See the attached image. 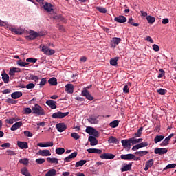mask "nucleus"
I'll use <instances>...</instances> for the list:
<instances>
[{"label":"nucleus","instance_id":"obj_1","mask_svg":"<svg viewBox=\"0 0 176 176\" xmlns=\"http://www.w3.org/2000/svg\"><path fill=\"white\" fill-rule=\"evenodd\" d=\"M32 110L34 114L38 116H43L45 114L44 109L38 104H35L34 107L32 108Z\"/></svg>","mask_w":176,"mask_h":176},{"label":"nucleus","instance_id":"obj_2","mask_svg":"<svg viewBox=\"0 0 176 176\" xmlns=\"http://www.w3.org/2000/svg\"><path fill=\"white\" fill-rule=\"evenodd\" d=\"M85 132L90 136H93L95 138H98V137H100V133L94 127L87 126L86 128Z\"/></svg>","mask_w":176,"mask_h":176},{"label":"nucleus","instance_id":"obj_3","mask_svg":"<svg viewBox=\"0 0 176 176\" xmlns=\"http://www.w3.org/2000/svg\"><path fill=\"white\" fill-rule=\"evenodd\" d=\"M69 115V112L62 113L60 111L55 113L51 116V118L54 119H62Z\"/></svg>","mask_w":176,"mask_h":176},{"label":"nucleus","instance_id":"obj_4","mask_svg":"<svg viewBox=\"0 0 176 176\" xmlns=\"http://www.w3.org/2000/svg\"><path fill=\"white\" fill-rule=\"evenodd\" d=\"M41 51L44 53V54L45 55H53L54 54H55V50L53 49H50L47 46H43Z\"/></svg>","mask_w":176,"mask_h":176},{"label":"nucleus","instance_id":"obj_5","mask_svg":"<svg viewBox=\"0 0 176 176\" xmlns=\"http://www.w3.org/2000/svg\"><path fill=\"white\" fill-rule=\"evenodd\" d=\"M43 34L38 33L37 32L35 31H32L30 34L28 36V38H29L30 40H35L36 38L40 37V36H43Z\"/></svg>","mask_w":176,"mask_h":176},{"label":"nucleus","instance_id":"obj_6","mask_svg":"<svg viewBox=\"0 0 176 176\" xmlns=\"http://www.w3.org/2000/svg\"><path fill=\"white\" fill-rule=\"evenodd\" d=\"M122 41V39L118 37H113L112 38L111 41V47H116V45H118L120 42Z\"/></svg>","mask_w":176,"mask_h":176},{"label":"nucleus","instance_id":"obj_7","mask_svg":"<svg viewBox=\"0 0 176 176\" xmlns=\"http://www.w3.org/2000/svg\"><path fill=\"white\" fill-rule=\"evenodd\" d=\"M82 96H85L86 99L92 101L94 98L89 94V91L87 89H84L81 93Z\"/></svg>","mask_w":176,"mask_h":176},{"label":"nucleus","instance_id":"obj_8","mask_svg":"<svg viewBox=\"0 0 176 176\" xmlns=\"http://www.w3.org/2000/svg\"><path fill=\"white\" fill-rule=\"evenodd\" d=\"M98 117H96V116H90L89 118L87 119V121L91 124H98L99 120H98Z\"/></svg>","mask_w":176,"mask_h":176},{"label":"nucleus","instance_id":"obj_9","mask_svg":"<svg viewBox=\"0 0 176 176\" xmlns=\"http://www.w3.org/2000/svg\"><path fill=\"white\" fill-rule=\"evenodd\" d=\"M43 8L47 12H51L54 10L53 5L48 2H45L43 6Z\"/></svg>","mask_w":176,"mask_h":176},{"label":"nucleus","instance_id":"obj_10","mask_svg":"<svg viewBox=\"0 0 176 176\" xmlns=\"http://www.w3.org/2000/svg\"><path fill=\"white\" fill-rule=\"evenodd\" d=\"M148 145V143L147 142H143L142 143H140L139 144L135 145L132 147V151H137L141 148L146 147Z\"/></svg>","mask_w":176,"mask_h":176},{"label":"nucleus","instance_id":"obj_11","mask_svg":"<svg viewBox=\"0 0 176 176\" xmlns=\"http://www.w3.org/2000/svg\"><path fill=\"white\" fill-rule=\"evenodd\" d=\"M167 152H168V150L167 148H157L154 151L155 154L160 155H164V154L167 153Z\"/></svg>","mask_w":176,"mask_h":176},{"label":"nucleus","instance_id":"obj_12","mask_svg":"<svg viewBox=\"0 0 176 176\" xmlns=\"http://www.w3.org/2000/svg\"><path fill=\"white\" fill-rule=\"evenodd\" d=\"M38 155H41L43 157L51 156L52 154L49 150H39V151L36 153Z\"/></svg>","mask_w":176,"mask_h":176},{"label":"nucleus","instance_id":"obj_13","mask_svg":"<svg viewBox=\"0 0 176 176\" xmlns=\"http://www.w3.org/2000/svg\"><path fill=\"white\" fill-rule=\"evenodd\" d=\"M133 164H124V165L121 168V172H127L131 170Z\"/></svg>","mask_w":176,"mask_h":176},{"label":"nucleus","instance_id":"obj_14","mask_svg":"<svg viewBox=\"0 0 176 176\" xmlns=\"http://www.w3.org/2000/svg\"><path fill=\"white\" fill-rule=\"evenodd\" d=\"M46 104L50 107L52 109H56L57 108L56 102L52 100L46 101Z\"/></svg>","mask_w":176,"mask_h":176},{"label":"nucleus","instance_id":"obj_15","mask_svg":"<svg viewBox=\"0 0 176 176\" xmlns=\"http://www.w3.org/2000/svg\"><path fill=\"white\" fill-rule=\"evenodd\" d=\"M65 91L69 94H72L74 93V85L72 83L67 84L65 85Z\"/></svg>","mask_w":176,"mask_h":176},{"label":"nucleus","instance_id":"obj_16","mask_svg":"<svg viewBox=\"0 0 176 176\" xmlns=\"http://www.w3.org/2000/svg\"><path fill=\"white\" fill-rule=\"evenodd\" d=\"M56 129L58 132L63 133L66 130L67 126L64 123H59L56 124Z\"/></svg>","mask_w":176,"mask_h":176},{"label":"nucleus","instance_id":"obj_17","mask_svg":"<svg viewBox=\"0 0 176 176\" xmlns=\"http://www.w3.org/2000/svg\"><path fill=\"white\" fill-rule=\"evenodd\" d=\"M88 141L91 146H96L98 144V140L94 136H89Z\"/></svg>","mask_w":176,"mask_h":176},{"label":"nucleus","instance_id":"obj_18","mask_svg":"<svg viewBox=\"0 0 176 176\" xmlns=\"http://www.w3.org/2000/svg\"><path fill=\"white\" fill-rule=\"evenodd\" d=\"M115 157V155L110 153H104L100 156V158L102 160H113Z\"/></svg>","mask_w":176,"mask_h":176},{"label":"nucleus","instance_id":"obj_19","mask_svg":"<svg viewBox=\"0 0 176 176\" xmlns=\"http://www.w3.org/2000/svg\"><path fill=\"white\" fill-rule=\"evenodd\" d=\"M114 21L120 23H123L127 21V19L124 16H119L118 17H116L114 19Z\"/></svg>","mask_w":176,"mask_h":176},{"label":"nucleus","instance_id":"obj_20","mask_svg":"<svg viewBox=\"0 0 176 176\" xmlns=\"http://www.w3.org/2000/svg\"><path fill=\"white\" fill-rule=\"evenodd\" d=\"M122 145V146L126 148L127 147L129 146V149L131 148V144L132 143L131 142H130V139L128 140H123L121 141Z\"/></svg>","mask_w":176,"mask_h":176},{"label":"nucleus","instance_id":"obj_21","mask_svg":"<svg viewBox=\"0 0 176 176\" xmlns=\"http://www.w3.org/2000/svg\"><path fill=\"white\" fill-rule=\"evenodd\" d=\"M1 76L2 80L4 81V83L8 84L10 81L9 75L6 73V72H3V73L1 74Z\"/></svg>","mask_w":176,"mask_h":176},{"label":"nucleus","instance_id":"obj_22","mask_svg":"<svg viewBox=\"0 0 176 176\" xmlns=\"http://www.w3.org/2000/svg\"><path fill=\"white\" fill-rule=\"evenodd\" d=\"M154 164L153 163V160H148L146 162V166H144V171H148V170L151 168L153 166V165Z\"/></svg>","mask_w":176,"mask_h":176},{"label":"nucleus","instance_id":"obj_23","mask_svg":"<svg viewBox=\"0 0 176 176\" xmlns=\"http://www.w3.org/2000/svg\"><path fill=\"white\" fill-rule=\"evenodd\" d=\"M23 125V123L21 122H17L15 124H14L12 125V126L11 127L10 130L12 131H16L18 129H19L20 127H21Z\"/></svg>","mask_w":176,"mask_h":176},{"label":"nucleus","instance_id":"obj_24","mask_svg":"<svg viewBox=\"0 0 176 176\" xmlns=\"http://www.w3.org/2000/svg\"><path fill=\"white\" fill-rule=\"evenodd\" d=\"M17 145L21 149H27V148H28V143H27L25 142L18 141L17 142Z\"/></svg>","mask_w":176,"mask_h":176},{"label":"nucleus","instance_id":"obj_25","mask_svg":"<svg viewBox=\"0 0 176 176\" xmlns=\"http://www.w3.org/2000/svg\"><path fill=\"white\" fill-rule=\"evenodd\" d=\"M120 158L122 160L131 161L133 158V154L121 155Z\"/></svg>","mask_w":176,"mask_h":176},{"label":"nucleus","instance_id":"obj_26","mask_svg":"<svg viewBox=\"0 0 176 176\" xmlns=\"http://www.w3.org/2000/svg\"><path fill=\"white\" fill-rule=\"evenodd\" d=\"M89 153L102 154V151L97 148H89L87 150Z\"/></svg>","mask_w":176,"mask_h":176},{"label":"nucleus","instance_id":"obj_27","mask_svg":"<svg viewBox=\"0 0 176 176\" xmlns=\"http://www.w3.org/2000/svg\"><path fill=\"white\" fill-rule=\"evenodd\" d=\"M87 162V161L86 160H80V161H78V162H76L75 167L76 168L82 167L85 164H86Z\"/></svg>","mask_w":176,"mask_h":176},{"label":"nucleus","instance_id":"obj_28","mask_svg":"<svg viewBox=\"0 0 176 176\" xmlns=\"http://www.w3.org/2000/svg\"><path fill=\"white\" fill-rule=\"evenodd\" d=\"M48 83L51 85V86H57L58 82L57 79L55 77H52L48 80Z\"/></svg>","mask_w":176,"mask_h":176},{"label":"nucleus","instance_id":"obj_29","mask_svg":"<svg viewBox=\"0 0 176 176\" xmlns=\"http://www.w3.org/2000/svg\"><path fill=\"white\" fill-rule=\"evenodd\" d=\"M19 72H21V69L14 67V68L10 69L9 75L14 76L16 73H19Z\"/></svg>","mask_w":176,"mask_h":176},{"label":"nucleus","instance_id":"obj_30","mask_svg":"<svg viewBox=\"0 0 176 176\" xmlns=\"http://www.w3.org/2000/svg\"><path fill=\"white\" fill-rule=\"evenodd\" d=\"M22 96H23V94L21 91H16L11 94V96L13 99H17Z\"/></svg>","mask_w":176,"mask_h":176},{"label":"nucleus","instance_id":"obj_31","mask_svg":"<svg viewBox=\"0 0 176 176\" xmlns=\"http://www.w3.org/2000/svg\"><path fill=\"white\" fill-rule=\"evenodd\" d=\"M143 141L142 138L135 139V137L129 138V142H131L132 144H135Z\"/></svg>","mask_w":176,"mask_h":176},{"label":"nucleus","instance_id":"obj_32","mask_svg":"<svg viewBox=\"0 0 176 176\" xmlns=\"http://www.w3.org/2000/svg\"><path fill=\"white\" fill-rule=\"evenodd\" d=\"M56 170L54 168H52L46 173L45 176H56Z\"/></svg>","mask_w":176,"mask_h":176},{"label":"nucleus","instance_id":"obj_33","mask_svg":"<svg viewBox=\"0 0 176 176\" xmlns=\"http://www.w3.org/2000/svg\"><path fill=\"white\" fill-rule=\"evenodd\" d=\"M110 127L115 129L119 126V120H113L109 124Z\"/></svg>","mask_w":176,"mask_h":176},{"label":"nucleus","instance_id":"obj_34","mask_svg":"<svg viewBox=\"0 0 176 176\" xmlns=\"http://www.w3.org/2000/svg\"><path fill=\"white\" fill-rule=\"evenodd\" d=\"M108 142L109 144H119V140H118L116 138H114L113 136H111L109 140H108Z\"/></svg>","mask_w":176,"mask_h":176},{"label":"nucleus","instance_id":"obj_35","mask_svg":"<svg viewBox=\"0 0 176 176\" xmlns=\"http://www.w3.org/2000/svg\"><path fill=\"white\" fill-rule=\"evenodd\" d=\"M21 172V174L24 176H32L31 173L28 172V169L26 167L23 168Z\"/></svg>","mask_w":176,"mask_h":176},{"label":"nucleus","instance_id":"obj_36","mask_svg":"<svg viewBox=\"0 0 176 176\" xmlns=\"http://www.w3.org/2000/svg\"><path fill=\"white\" fill-rule=\"evenodd\" d=\"M148 153V151H137L135 153V155H139L140 157H144Z\"/></svg>","mask_w":176,"mask_h":176},{"label":"nucleus","instance_id":"obj_37","mask_svg":"<svg viewBox=\"0 0 176 176\" xmlns=\"http://www.w3.org/2000/svg\"><path fill=\"white\" fill-rule=\"evenodd\" d=\"M47 162L51 164H58V160L57 158H50L48 157L46 159Z\"/></svg>","mask_w":176,"mask_h":176},{"label":"nucleus","instance_id":"obj_38","mask_svg":"<svg viewBox=\"0 0 176 176\" xmlns=\"http://www.w3.org/2000/svg\"><path fill=\"white\" fill-rule=\"evenodd\" d=\"M119 60V57H115L114 58H111L110 60V64L112 66H116L118 65V61Z\"/></svg>","mask_w":176,"mask_h":176},{"label":"nucleus","instance_id":"obj_39","mask_svg":"<svg viewBox=\"0 0 176 176\" xmlns=\"http://www.w3.org/2000/svg\"><path fill=\"white\" fill-rule=\"evenodd\" d=\"M142 131H143V127H140L138 129L137 132L134 133V135L135 137H138V138L141 137V135L142 134Z\"/></svg>","mask_w":176,"mask_h":176},{"label":"nucleus","instance_id":"obj_40","mask_svg":"<svg viewBox=\"0 0 176 176\" xmlns=\"http://www.w3.org/2000/svg\"><path fill=\"white\" fill-rule=\"evenodd\" d=\"M164 135H157L154 139V142L155 144H157L159 142L162 141V140H164Z\"/></svg>","mask_w":176,"mask_h":176},{"label":"nucleus","instance_id":"obj_41","mask_svg":"<svg viewBox=\"0 0 176 176\" xmlns=\"http://www.w3.org/2000/svg\"><path fill=\"white\" fill-rule=\"evenodd\" d=\"M175 167H176V164H170L166 165V166L164 168L163 171H165L168 169L175 168Z\"/></svg>","mask_w":176,"mask_h":176},{"label":"nucleus","instance_id":"obj_42","mask_svg":"<svg viewBox=\"0 0 176 176\" xmlns=\"http://www.w3.org/2000/svg\"><path fill=\"white\" fill-rule=\"evenodd\" d=\"M146 19L150 24H153L155 21V18L151 16H147Z\"/></svg>","mask_w":176,"mask_h":176},{"label":"nucleus","instance_id":"obj_43","mask_svg":"<svg viewBox=\"0 0 176 176\" xmlns=\"http://www.w3.org/2000/svg\"><path fill=\"white\" fill-rule=\"evenodd\" d=\"M46 83H47L46 78H42L39 83L40 88H42L43 87H44L46 85Z\"/></svg>","mask_w":176,"mask_h":176},{"label":"nucleus","instance_id":"obj_44","mask_svg":"<svg viewBox=\"0 0 176 176\" xmlns=\"http://www.w3.org/2000/svg\"><path fill=\"white\" fill-rule=\"evenodd\" d=\"M6 102L8 103V104H14L17 103L16 100H14V98H7V100H6Z\"/></svg>","mask_w":176,"mask_h":176},{"label":"nucleus","instance_id":"obj_45","mask_svg":"<svg viewBox=\"0 0 176 176\" xmlns=\"http://www.w3.org/2000/svg\"><path fill=\"white\" fill-rule=\"evenodd\" d=\"M65 150L63 148H58L56 150V153L58 155H63Z\"/></svg>","mask_w":176,"mask_h":176},{"label":"nucleus","instance_id":"obj_46","mask_svg":"<svg viewBox=\"0 0 176 176\" xmlns=\"http://www.w3.org/2000/svg\"><path fill=\"white\" fill-rule=\"evenodd\" d=\"M71 137H72V138H74V140H80V136L78 133H72Z\"/></svg>","mask_w":176,"mask_h":176},{"label":"nucleus","instance_id":"obj_47","mask_svg":"<svg viewBox=\"0 0 176 176\" xmlns=\"http://www.w3.org/2000/svg\"><path fill=\"white\" fill-rule=\"evenodd\" d=\"M19 163L22 164L25 166L28 165V164L30 163L28 159H23V160H19Z\"/></svg>","mask_w":176,"mask_h":176},{"label":"nucleus","instance_id":"obj_48","mask_svg":"<svg viewBox=\"0 0 176 176\" xmlns=\"http://www.w3.org/2000/svg\"><path fill=\"white\" fill-rule=\"evenodd\" d=\"M133 18H129L128 20V23H130L131 25L134 26V27H138L139 26V23H134L133 22Z\"/></svg>","mask_w":176,"mask_h":176},{"label":"nucleus","instance_id":"obj_49","mask_svg":"<svg viewBox=\"0 0 176 176\" xmlns=\"http://www.w3.org/2000/svg\"><path fill=\"white\" fill-rule=\"evenodd\" d=\"M17 64L21 67H25L26 65H28L29 63H27L25 62H22L21 60L17 61Z\"/></svg>","mask_w":176,"mask_h":176},{"label":"nucleus","instance_id":"obj_50","mask_svg":"<svg viewBox=\"0 0 176 176\" xmlns=\"http://www.w3.org/2000/svg\"><path fill=\"white\" fill-rule=\"evenodd\" d=\"M34 87H35V84L34 83H29L25 86V88L27 89H34Z\"/></svg>","mask_w":176,"mask_h":176},{"label":"nucleus","instance_id":"obj_51","mask_svg":"<svg viewBox=\"0 0 176 176\" xmlns=\"http://www.w3.org/2000/svg\"><path fill=\"white\" fill-rule=\"evenodd\" d=\"M31 80H34L35 82H38L39 80V77L35 75H31Z\"/></svg>","mask_w":176,"mask_h":176},{"label":"nucleus","instance_id":"obj_52","mask_svg":"<svg viewBox=\"0 0 176 176\" xmlns=\"http://www.w3.org/2000/svg\"><path fill=\"white\" fill-rule=\"evenodd\" d=\"M36 163L37 164H43L45 162V159H42V158H40V159H37L36 160Z\"/></svg>","mask_w":176,"mask_h":176},{"label":"nucleus","instance_id":"obj_53","mask_svg":"<svg viewBox=\"0 0 176 176\" xmlns=\"http://www.w3.org/2000/svg\"><path fill=\"white\" fill-rule=\"evenodd\" d=\"M157 93H159V94H161V96H164V94H166V93H167V90L161 88L157 90Z\"/></svg>","mask_w":176,"mask_h":176},{"label":"nucleus","instance_id":"obj_54","mask_svg":"<svg viewBox=\"0 0 176 176\" xmlns=\"http://www.w3.org/2000/svg\"><path fill=\"white\" fill-rule=\"evenodd\" d=\"M14 122H16L15 118L6 119V122H7V124H13Z\"/></svg>","mask_w":176,"mask_h":176},{"label":"nucleus","instance_id":"obj_55","mask_svg":"<svg viewBox=\"0 0 176 176\" xmlns=\"http://www.w3.org/2000/svg\"><path fill=\"white\" fill-rule=\"evenodd\" d=\"M6 153H7V155L10 156H15L16 155V153L14 151H12L11 150H7Z\"/></svg>","mask_w":176,"mask_h":176},{"label":"nucleus","instance_id":"obj_56","mask_svg":"<svg viewBox=\"0 0 176 176\" xmlns=\"http://www.w3.org/2000/svg\"><path fill=\"white\" fill-rule=\"evenodd\" d=\"M96 10L100 11L101 13H106L107 12L106 8H104L102 7H96Z\"/></svg>","mask_w":176,"mask_h":176},{"label":"nucleus","instance_id":"obj_57","mask_svg":"<svg viewBox=\"0 0 176 176\" xmlns=\"http://www.w3.org/2000/svg\"><path fill=\"white\" fill-rule=\"evenodd\" d=\"M24 135L26 137H33V133L29 131H25Z\"/></svg>","mask_w":176,"mask_h":176},{"label":"nucleus","instance_id":"obj_58","mask_svg":"<svg viewBox=\"0 0 176 176\" xmlns=\"http://www.w3.org/2000/svg\"><path fill=\"white\" fill-rule=\"evenodd\" d=\"M26 61L29 62V63H35L37 62V59L36 58H29L26 59Z\"/></svg>","mask_w":176,"mask_h":176},{"label":"nucleus","instance_id":"obj_59","mask_svg":"<svg viewBox=\"0 0 176 176\" xmlns=\"http://www.w3.org/2000/svg\"><path fill=\"white\" fill-rule=\"evenodd\" d=\"M160 74L158 75V78H161L164 76V74H166V72L163 70V69H160Z\"/></svg>","mask_w":176,"mask_h":176},{"label":"nucleus","instance_id":"obj_60","mask_svg":"<svg viewBox=\"0 0 176 176\" xmlns=\"http://www.w3.org/2000/svg\"><path fill=\"white\" fill-rule=\"evenodd\" d=\"M32 113V109H30V108H25V109H24V113H25V114H30V113Z\"/></svg>","mask_w":176,"mask_h":176},{"label":"nucleus","instance_id":"obj_61","mask_svg":"<svg viewBox=\"0 0 176 176\" xmlns=\"http://www.w3.org/2000/svg\"><path fill=\"white\" fill-rule=\"evenodd\" d=\"M124 93H130L129 86L127 85H124L123 88Z\"/></svg>","mask_w":176,"mask_h":176},{"label":"nucleus","instance_id":"obj_62","mask_svg":"<svg viewBox=\"0 0 176 176\" xmlns=\"http://www.w3.org/2000/svg\"><path fill=\"white\" fill-rule=\"evenodd\" d=\"M23 33V30L16 29L15 34H16V35H21Z\"/></svg>","mask_w":176,"mask_h":176},{"label":"nucleus","instance_id":"obj_63","mask_svg":"<svg viewBox=\"0 0 176 176\" xmlns=\"http://www.w3.org/2000/svg\"><path fill=\"white\" fill-rule=\"evenodd\" d=\"M2 148H10L11 146V144L10 143H4L1 145Z\"/></svg>","mask_w":176,"mask_h":176},{"label":"nucleus","instance_id":"obj_64","mask_svg":"<svg viewBox=\"0 0 176 176\" xmlns=\"http://www.w3.org/2000/svg\"><path fill=\"white\" fill-rule=\"evenodd\" d=\"M153 49L155 52H158L160 50V47L157 45L154 44V45H153Z\"/></svg>","mask_w":176,"mask_h":176}]
</instances>
